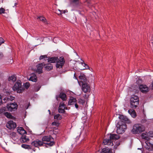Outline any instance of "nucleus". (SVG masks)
Listing matches in <instances>:
<instances>
[{
	"label": "nucleus",
	"instance_id": "a19ab883",
	"mask_svg": "<svg viewBox=\"0 0 153 153\" xmlns=\"http://www.w3.org/2000/svg\"><path fill=\"white\" fill-rule=\"evenodd\" d=\"M149 143L152 149H153V142H152V140H151L149 142Z\"/></svg>",
	"mask_w": 153,
	"mask_h": 153
},
{
	"label": "nucleus",
	"instance_id": "09e8293b",
	"mask_svg": "<svg viewBox=\"0 0 153 153\" xmlns=\"http://www.w3.org/2000/svg\"><path fill=\"white\" fill-rule=\"evenodd\" d=\"M2 102V100L1 98V96L0 95V105H1Z\"/></svg>",
	"mask_w": 153,
	"mask_h": 153
},
{
	"label": "nucleus",
	"instance_id": "6e6552de",
	"mask_svg": "<svg viewBox=\"0 0 153 153\" xmlns=\"http://www.w3.org/2000/svg\"><path fill=\"white\" fill-rule=\"evenodd\" d=\"M17 105L15 102L8 104L7 106L8 110L10 111H15L17 109Z\"/></svg>",
	"mask_w": 153,
	"mask_h": 153
},
{
	"label": "nucleus",
	"instance_id": "dca6fc26",
	"mask_svg": "<svg viewBox=\"0 0 153 153\" xmlns=\"http://www.w3.org/2000/svg\"><path fill=\"white\" fill-rule=\"evenodd\" d=\"M58 58L57 57H51L48 58V59H45V60H48V62L50 63H54L57 62Z\"/></svg>",
	"mask_w": 153,
	"mask_h": 153
},
{
	"label": "nucleus",
	"instance_id": "e433bc0d",
	"mask_svg": "<svg viewBox=\"0 0 153 153\" xmlns=\"http://www.w3.org/2000/svg\"><path fill=\"white\" fill-rule=\"evenodd\" d=\"M77 102L78 104H81L82 105H83L84 103V101L81 99H79L78 101H77Z\"/></svg>",
	"mask_w": 153,
	"mask_h": 153
},
{
	"label": "nucleus",
	"instance_id": "4d7b16f0",
	"mask_svg": "<svg viewBox=\"0 0 153 153\" xmlns=\"http://www.w3.org/2000/svg\"><path fill=\"white\" fill-rule=\"evenodd\" d=\"M151 139L152 140V142H153V139L152 138H151Z\"/></svg>",
	"mask_w": 153,
	"mask_h": 153
},
{
	"label": "nucleus",
	"instance_id": "1a4fd4ad",
	"mask_svg": "<svg viewBox=\"0 0 153 153\" xmlns=\"http://www.w3.org/2000/svg\"><path fill=\"white\" fill-rule=\"evenodd\" d=\"M82 90L85 93L90 91V88L88 84L86 82H83L82 85Z\"/></svg>",
	"mask_w": 153,
	"mask_h": 153
},
{
	"label": "nucleus",
	"instance_id": "423d86ee",
	"mask_svg": "<svg viewBox=\"0 0 153 153\" xmlns=\"http://www.w3.org/2000/svg\"><path fill=\"white\" fill-rule=\"evenodd\" d=\"M14 91H17L18 93H22L24 90L25 88L22 86L21 81L20 80H18L13 88Z\"/></svg>",
	"mask_w": 153,
	"mask_h": 153
},
{
	"label": "nucleus",
	"instance_id": "8fccbe9b",
	"mask_svg": "<svg viewBox=\"0 0 153 153\" xmlns=\"http://www.w3.org/2000/svg\"><path fill=\"white\" fill-rule=\"evenodd\" d=\"M16 134L14 132H13L12 133H11V135L12 136H15Z\"/></svg>",
	"mask_w": 153,
	"mask_h": 153
},
{
	"label": "nucleus",
	"instance_id": "6e6d98bb",
	"mask_svg": "<svg viewBox=\"0 0 153 153\" xmlns=\"http://www.w3.org/2000/svg\"><path fill=\"white\" fill-rule=\"evenodd\" d=\"M65 109H66V110L67 109V107H65V109H64V110H65Z\"/></svg>",
	"mask_w": 153,
	"mask_h": 153
},
{
	"label": "nucleus",
	"instance_id": "f704fd0d",
	"mask_svg": "<svg viewBox=\"0 0 153 153\" xmlns=\"http://www.w3.org/2000/svg\"><path fill=\"white\" fill-rule=\"evenodd\" d=\"M38 18L41 21H42L44 22L45 23L46 22V19L45 17L42 16H40L38 17Z\"/></svg>",
	"mask_w": 153,
	"mask_h": 153
},
{
	"label": "nucleus",
	"instance_id": "9b49d317",
	"mask_svg": "<svg viewBox=\"0 0 153 153\" xmlns=\"http://www.w3.org/2000/svg\"><path fill=\"white\" fill-rule=\"evenodd\" d=\"M59 98H61L63 101H66L67 99L66 94L63 92H61L59 95L56 96V99L57 100H59Z\"/></svg>",
	"mask_w": 153,
	"mask_h": 153
},
{
	"label": "nucleus",
	"instance_id": "f8f14e48",
	"mask_svg": "<svg viewBox=\"0 0 153 153\" xmlns=\"http://www.w3.org/2000/svg\"><path fill=\"white\" fill-rule=\"evenodd\" d=\"M16 126V124L13 121H10L6 124V127L10 129H14Z\"/></svg>",
	"mask_w": 153,
	"mask_h": 153
},
{
	"label": "nucleus",
	"instance_id": "603ef678",
	"mask_svg": "<svg viewBox=\"0 0 153 153\" xmlns=\"http://www.w3.org/2000/svg\"><path fill=\"white\" fill-rule=\"evenodd\" d=\"M17 4V3H15V4H14V6H13V7H14V6H16Z\"/></svg>",
	"mask_w": 153,
	"mask_h": 153
},
{
	"label": "nucleus",
	"instance_id": "393cba45",
	"mask_svg": "<svg viewBox=\"0 0 153 153\" xmlns=\"http://www.w3.org/2000/svg\"><path fill=\"white\" fill-rule=\"evenodd\" d=\"M4 115L7 118L13 119L14 118L13 116L10 113L7 112H4Z\"/></svg>",
	"mask_w": 153,
	"mask_h": 153
},
{
	"label": "nucleus",
	"instance_id": "72a5a7b5",
	"mask_svg": "<svg viewBox=\"0 0 153 153\" xmlns=\"http://www.w3.org/2000/svg\"><path fill=\"white\" fill-rule=\"evenodd\" d=\"M24 87L26 89H27L30 86V84L28 82H26L23 84Z\"/></svg>",
	"mask_w": 153,
	"mask_h": 153
},
{
	"label": "nucleus",
	"instance_id": "5701e85b",
	"mask_svg": "<svg viewBox=\"0 0 153 153\" xmlns=\"http://www.w3.org/2000/svg\"><path fill=\"white\" fill-rule=\"evenodd\" d=\"M14 97H12L11 96H8L7 97H5L3 100L4 101H5L4 102H6L8 101H12L13 100H14Z\"/></svg>",
	"mask_w": 153,
	"mask_h": 153
},
{
	"label": "nucleus",
	"instance_id": "f3484780",
	"mask_svg": "<svg viewBox=\"0 0 153 153\" xmlns=\"http://www.w3.org/2000/svg\"><path fill=\"white\" fill-rule=\"evenodd\" d=\"M44 67L45 70L49 71L52 69V65L50 63L45 64L44 63Z\"/></svg>",
	"mask_w": 153,
	"mask_h": 153
},
{
	"label": "nucleus",
	"instance_id": "864d4df0",
	"mask_svg": "<svg viewBox=\"0 0 153 153\" xmlns=\"http://www.w3.org/2000/svg\"><path fill=\"white\" fill-rule=\"evenodd\" d=\"M48 112H49L50 114V112H51V111H50V110H48Z\"/></svg>",
	"mask_w": 153,
	"mask_h": 153
},
{
	"label": "nucleus",
	"instance_id": "c85d7f7f",
	"mask_svg": "<svg viewBox=\"0 0 153 153\" xmlns=\"http://www.w3.org/2000/svg\"><path fill=\"white\" fill-rule=\"evenodd\" d=\"M7 107L6 108L5 107H2L1 108H0V114L3 113L4 114V112L7 111Z\"/></svg>",
	"mask_w": 153,
	"mask_h": 153
},
{
	"label": "nucleus",
	"instance_id": "3c124183",
	"mask_svg": "<svg viewBox=\"0 0 153 153\" xmlns=\"http://www.w3.org/2000/svg\"><path fill=\"white\" fill-rule=\"evenodd\" d=\"M146 120H143L142 121H141V122L142 123H144L145 122H146Z\"/></svg>",
	"mask_w": 153,
	"mask_h": 153
},
{
	"label": "nucleus",
	"instance_id": "2eb2a0df",
	"mask_svg": "<svg viewBox=\"0 0 153 153\" xmlns=\"http://www.w3.org/2000/svg\"><path fill=\"white\" fill-rule=\"evenodd\" d=\"M141 136L143 139H144L148 141V143H149L150 140H152L149 137L148 133L147 132L143 133L141 134Z\"/></svg>",
	"mask_w": 153,
	"mask_h": 153
},
{
	"label": "nucleus",
	"instance_id": "c9c22d12",
	"mask_svg": "<svg viewBox=\"0 0 153 153\" xmlns=\"http://www.w3.org/2000/svg\"><path fill=\"white\" fill-rule=\"evenodd\" d=\"M142 79H138L137 81H136V83L138 84V86L139 87V85H140L142 83Z\"/></svg>",
	"mask_w": 153,
	"mask_h": 153
},
{
	"label": "nucleus",
	"instance_id": "412c9836",
	"mask_svg": "<svg viewBox=\"0 0 153 153\" xmlns=\"http://www.w3.org/2000/svg\"><path fill=\"white\" fill-rule=\"evenodd\" d=\"M102 153H111L112 152V150L107 147H106L102 149Z\"/></svg>",
	"mask_w": 153,
	"mask_h": 153
},
{
	"label": "nucleus",
	"instance_id": "c03bdc74",
	"mask_svg": "<svg viewBox=\"0 0 153 153\" xmlns=\"http://www.w3.org/2000/svg\"><path fill=\"white\" fill-rule=\"evenodd\" d=\"M4 40L2 38H0V45L4 42Z\"/></svg>",
	"mask_w": 153,
	"mask_h": 153
},
{
	"label": "nucleus",
	"instance_id": "bb28decb",
	"mask_svg": "<svg viewBox=\"0 0 153 153\" xmlns=\"http://www.w3.org/2000/svg\"><path fill=\"white\" fill-rule=\"evenodd\" d=\"M22 138L23 142H25L29 140V138L28 137H27L24 135L22 136Z\"/></svg>",
	"mask_w": 153,
	"mask_h": 153
},
{
	"label": "nucleus",
	"instance_id": "aec40b11",
	"mask_svg": "<svg viewBox=\"0 0 153 153\" xmlns=\"http://www.w3.org/2000/svg\"><path fill=\"white\" fill-rule=\"evenodd\" d=\"M29 80L33 82H36L37 81V77L35 74L33 73L31 74V76Z\"/></svg>",
	"mask_w": 153,
	"mask_h": 153
},
{
	"label": "nucleus",
	"instance_id": "5fc2aeb1",
	"mask_svg": "<svg viewBox=\"0 0 153 153\" xmlns=\"http://www.w3.org/2000/svg\"><path fill=\"white\" fill-rule=\"evenodd\" d=\"M63 13H65V10L63 11Z\"/></svg>",
	"mask_w": 153,
	"mask_h": 153
},
{
	"label": "nucleus",
	"instance_id": "cd10ccee",
	"mask_svg": "<svg viewBox=\"0 0 153 153\" xmlns=\"http://www.w3.org/2000/svg\"><path fill=\"white\" fill-rule=\"evenodd\" d=\"M54 119L57 120H60L62 119V116L59 114H56L54 116Z\"/></svg>",
	"mask_w": 153,
	"mask_h": 153
},
{
	"label": "nucleus",
	"instance_id": "4468645a",
	"mask_svg": "<svg viewBox=\"0 0 153 153\" xmlns=\"http://www.w3.org/2000/svg\"><path fill=\"white\" fill-rule=\"evenodd\" d=\"M77 101L76 98L71 97L68 100V105H74Z\"/></svg>",
	"mask_w": 153,
	"mask_h": 153
},
{
	"label": "nucleus",
	"instance_id": "6ab92c4d",
	"mask_svg": "<svg viewBox=\"0 0 153 153\" xmlns=\"http://www.w3.org/2000/svg\"><path fill=\"white\" fill-rule=\"evenodd\" d=\"M17 131L19 134L22 135L27 133V132L22 127L19 128L17 129Z\"/></svg>",
	"mask_w": 153,
	"mask_h": 153
},
{
	"label": "nucleus",
	"instance_id": "4c0bfd02",
	"mask_svg": "<svg viewBox=\"0 0 153 153\" xmlns=\"http://www.w3.org/2000/svg\"><path fill=\"white\" fill-rule=\"evenodd\" d=\"M47 56L46 55H41L39 58V59L40 60H41V59H45H45H47Z\"/></svg>",
	"mask_w": 153,
	"mask_h": 153
},
{
	"label": "nucleus",
	"instance_id": "9d476101",
	"mask_svg": "<svg viewBox=\"0 0 153 153\" xmlns=\"http://www.w3.org/2000/svg\"><path fill=\"white\" fill-rule=\"evenodd\" d=\"M139 89L140 91L143 93H146L149 91V88L146 85L141 84L139 85Z\"/></svg>",
	"mask_w": 153,
	"mask_h": 153
},
{
	"label": "nucleus",
	"instance_id": "a18cd8bd",
	"mask_svg": "<svg viewBox=\"0 0 153 153\" xmlns=\"http://www.w3.org/2000/svg\"><path fill=\"white\" fill-rule=\"evenodd\" d=\"M149 88L150 89H153V81L152 82V83L150 85Z\"/></svg>",
	"mask_w": 153,
	"mask_h": 153
},
{
	"label": "nucleus",
	"instance_id": "58836bf2",
	"mask_svg": "<svg viewBox=\"0 0 153 153\" xmlns=\"http://www.w3.org/2000/svg\"><path fill=\"white\" fill-rule=\"evenodd\" d=\"M149 137L153 139V131H150L148 132Z\"/></svg>",
	"mask_w": 153,
	"mask_h": 153
},
{
	"label": "nucleus",
	"instance_id": "c756f323",
	"mask_svg": "<svg viewBox=\"0 0 153 153\" xmlns=\"http://www.w3.org/2000/svg\"><path fill=\"white\" fill-rule=\"evenodd\" d=\"M22 147L25 149H31L30 146L26 144H23L22 145Z\"/></svg>",
	"mask_w": 153,
	"mask_h": 153
},
{
	"label": "nucleus",
	"instance_id": "b1692460",
	"mask_svg": "<svg viewBox=\"0 0 153 153\" xmlns=\"http://www.w3.org/2000/svg\"><path fill=\"white\" fill-rule=\"evenodd\" d=\"M16 77L15 75H13L9 77L8 78V80L9 81H12V82H14L16 81Z\"/></svg>",
	"mask_w": 153,
	"mask_h": 153
},
{
	"label": "nucleus",
	"instance_id": "ddd939ff",
	"mask_svg": "<svg viewBox=\"0 0 153 153\" xmlns=\"http://www.w3.org/2000/svg\"><path fill=\"white\" fill-rule=\"evenodd\" d=\"M44 63L39 64L37 65L36 72L38 74H41L42 73V69L44 66Z\"/></svg>",
	"mask_w": 153,
	"mask_h": 153
},
{
	"label": "nucleus",
	"instance_id": "79ce46f5",
	"mask_svg": "<svg viewBox=\"0 0 153 153\" xmlns=\"http://www.w3.org/2000/svg\"><path fill=\"white\" fill-rule=\"evenodd\" d=\"M5 11V9L3 8H0V14L4 13Z\"/></svg>",
	"mask_w": 153,
	"mask_h": 153
},
{
	"label": "nucleus",
	"instance_id": "7ed1b4c3",
	"mask_svg": "<svg viewBox=\"0 0 153 153\" xmlns=\"http://www.w3.org/2000/svg\"><path fill=\"white\" fill-rule=\"evenodd\" d=\"M120 138V136L118 135L114 134H110L109 139H105L103 141V143L105 145L112 146L113 145V140H118Z\"/></svg>",
	"mask_w": 153,
	"mask_h": 153
},
{
	"label": "nucleus",
	"instance_id": "de8ad7c7",
	"mask_svg": "<svg viewBox=\"0 0 153 153\" xmlns=\"http://www.w3.org/2000/svg\"><path fill=\"white\" fill-rule=\"evenodd\" d=\"M3 56V54L1 52H0V59H1Z\"/></svg>",
	"mask_w": 153,
	"mask_h": 153
},
{
	"label": "nucleus",
	"instance_id": "f257e3e1",
	"mask_svg": "<svg viewBox=\"0 0 153 153\" xmlns=\"http://www.w3.org/2000/svg\"><path fill=\"white\" fill-rule=\"evenodd\" d=\"M42 141L36 140L31 143V145L35 147H38L39 146H41L44 143L47 144L49 146H52L55 143L53 141V139L50 135L44 136L42 138Z\"/></svg>",
	"mask_w": 153,
	"mask_h": 153
},
{
	"label": "nucleus",
	"instance_id": "49530a36",
	"mask_svg": "<svg viewBox=\"0 0 153 153\" xmlns=\"http://www.w3.org/2000/svg\"><path fill=\"white\" fill-rule=\"evenodd\" d=\"M57 124V123L56 122H53L52 123V125L53 126H56Z\"/></svg>",
	"mask_w": 153,
	"mask_h": 153
},
{
	"label": "nucleus",
	"instance_id": "37998d69",
	"mask_svg": "<svg viewBox=\"0 0 153 153\" xmlns=\"http://www.w3.org/2000/svg\"><path fill=\"white\" fill-rule=\"evenodd\" d=\"M74 105L76 108L78 110L79 105H78V103H77V101L75 103H74Z\"/></svg>",
	"mask_w": 153,
	"mask_h": 153
},
{
	"label": "nucleus",
	"instance_id": "7c9ffc66",
	"mask_svg": "<svg viewBox=\"0 0 153 153\" xmlns=\"http://www.w3.org/2000/svg\"><path fill=\"white\" fill-rule=\"evenodd\" d=\"M58 112L59 113H65V110L64 109L61 108H59Z\"/></svg>",
	"mask_w": 153,
	"mask_h": 153
},
{
	"label": "nucleus",
	"instance_id": "13d9d810",
	"mask_svg": "<svg viewBox=\"0 0 153 153\" xmlns=\"http://www.w3.org/2000/svg\"><path fill=\"white\" fill-rule=\"evenodd\" d=\"M80 153V152H79V153Z\"/></svg>",
	"mask_w": 153,
	"mask_h": 153
},
{
	"label": "nucleus",
	"instance_id": "2f4dec72",
	"mask_svg": "<svg viewBox=\"0 0 153 153\" xmlns=\"http://www.w3.org/2000/svg\"><path fill=\"white\" fill-rule=\"evenodd\" d=\"M79 0H71V2L76 5H78L79 3Z\"/></svg>",
	"mask_w": 153,
	"mask_h": 153
},
{
	"label": "nucleus",
	"instance_id": "20e7f679",
	"mask_svg": "<svg viewBox=\"0 0 153 153\" xmlns=\"http://www.w3.org/2000/svg\"><path fill=\"white\" fill-rule=\"evenodd\" d=\"M145 127L140 124H135L131 130L134 134H139L145 131Z\"/></svg>",
	"mask_w": 153,
	"mask_h": 153
},
{
	"label": "nucleus",
	"instance_id": "0eeeda50",
	"mask_svg": "<svg viewBox=\"0 0 153 153\" xmlns=\"http://www.w3.org/2000/svg\"><path fill=\"white\" fill-rule=\"evenodd\" d=\"M65 62V61L63 57L61 56L60 57L59 59H58L57 62H56L57 63L56 67L57 68H62Z\"/></svg>",
	"mask_w": 153,
	"mask_h": 153
},
{
	"label": "nucleus",
	"instance_id": "a878e982",
	"mask_svg": "<svg viewBox=\"0 0 153 153\" xmlns=\"http://www.w3.org/2000/svg\"><path fill=\"white\" fill-rule=\"evenodd\" d=\"M79 79L81 80L82 83L83 82H85L87 81V79L85 76L84 75H80L79 76Z\"/></svg>",
	"mask_w": 153,
	"mask_h": 153
},
{
	"label": "nucleus",
	"instance_id": "f03ea898",
	"mask_svg": "<svg viewBox=\"0 0 153 153\" xmlns=\"http://www.w3.org/2000/svg\"><path fill=\"white\" fill-rule=\"evenodd\" d=\"M119 118L120 120L118 123L117 132L118 134L123 133L127 128L126 123H130L131 121L126 117L123 115H120Z\"/></svg>",
	"mask_w": 153,
	"mask_h": 153
},
{
	"label": "nucleus",
	"instance_id": "39448f33",
	"mask_svg": "<svg viewBox=\"0 0 153 153\" xmlns=\"http://www.w3.org/2000/svg\"><path fill=\"white\" fill-rule=\"evenodd\" d=\"M130 107L132 108H135L139 104V99L137 96L133 95L130 99Z\"/></svg>",
	"mask_w": 153,
	"mask_h": 153
},
{
	"label": "nucleus",
	"instance_id": "a211bd4d",
	"mask_svg": "<svg viewBox=\"0 0 153 153\" xmlns=\"http://www.w3.org/2000/svg\"><path fill=\"white\" fill-rule=\"evenodd\" d=\"M128 112L131 115V116L133 118L137 116L135 111L133 109H129L128 111Z\"/></svg>",
	"mask_w": 153,
	"mask_h": 153
},
{
	"label": "nucleus",
	"instance_id": "473e14b6",
	"mask_svg": "<svg viewBox=\"0 0 153 153\" xmlns=\"http://www.w3.org/2000/svg\"><path fill=\"white\" fill-rule=\"evenodd\" d=\"M59 108L65 109V105L63 102H61L59 104Z\"/></svg>",
	"mask_w": 153,
	"mask_h": 153
},
{
	"label": "nucleus",
	"instance_id": "4be33fe9",
	"mask_svg": "<svg viewBox=\"0 0 153 153\" xmlns=\"http://www.w3.org/2000/svg\"><path fill=\"white\" fill-rule=\"evenodd\" d=\"M81 64L82 66H83V68L80 67V69L81 70H82L85 69H89V67L88 65L86 64L85 63H84L83 62H81Z\"/></svg>",
	"mask_w": 153,
	"mask_h": 153
},
{
	"label": "nucleus",
	"instance_id": "ea45409f",
	"mask_svg": "<svg viewBox=\"0 0 153 153\" xmlns=\"http://www.w3.org/2000/svg\"><path fill=\"white\" fill-rule=\"evenodd\" d=\"M41 87V86L39 85L38 86H35V90L36 91H39Z\"/></svg>",
	"mask_w": 153,
	"mask_h": 153
}]
</instances>
